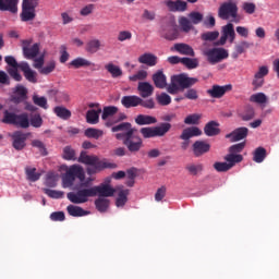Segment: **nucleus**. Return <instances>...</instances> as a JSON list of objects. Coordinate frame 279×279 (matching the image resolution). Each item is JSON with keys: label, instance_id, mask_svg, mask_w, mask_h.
Listing matches in <instances>:
<instances>
[{"label": "nucleus", "instance_id": "nucleus-47", "mask_svg": "<svg viewBox=\"0 0 279 279\" xmlns=\"http://www.w3.org/2000/svg\"><path fill=\"white\" fill-rule=\"evenodd\" d=\"M156 101L159 106H169L171 104V96L167 93L157 94Z\"/></svg>", "mask_w": 279, "mask_h": 279}, {"label": "nucleus", "instance_id": "nucleus-39", "mask_svg": "<svg viewBox=\"0 0 279 279\" xmlns=\"http://www.w3.org/2000/svg\"><path fill=\"white\" fill-rule=\"evenodd\" d=\"M95 206L99 213H106L110 207V201L104 197H99L95 201Z\"/></svg>", "mask_w": 279, "mask_h": 279}, {"label": "nucleus", "instance_id": "nucleus-42", "mask_svg": "<svg viewBox=\"0 0 279 279\" xmlns=\"http://www.w3.org/2000/svg\"><path fill=\"white\" fill-rule=\"evenodd\" d=\"M93 63L85 58L78 57L70 62V66L82 69V66H90Z\"/></svg>", "mask_w": 279, "mask_h": 279}, {"label": "nucleus", "instance_id": "nucleus-57", "mask_svg": "<svg viewBox=\"0 0 279 279\" xmlns=\"http://www.w3.org/2000/svg\"><path fill=\"white\" fill-rule=\"evenodd\" d=\"M33 104H35V106H39V108H44V110H47L48 106H47V98H45V96H38L35 95L33 96Z\"/></svg>", "mask_w": 279, "mask_h": 279}, {"label": "nucleus", "instance_id": "nucleus-16", "mask_svg": "<svg viewBox=\"0 0 279 279\" xmlns=\"http://www.w3.org/2000/svg\"><path fill=\"white\" fill-rule=\"evenodd\" d=\"M192 151L195 158H201L204 154H208L210 151V144L206 143L205 141H196L192 145Z\"/></svg>", "mask_w": 279, "mask_h": 279}, {"label": "nucleus", "instance_id": "nucleus-60", "mask_svg": "<svg viewBox=\"0 0 279 279\" xmlns=\"http://www.w3.org/2000/svg\"><path fill=\"white\" fill-rule=\"evenodd\" d=\"M179 24L182 32L189 33L190 29H193V24H191V22L185 16L179 20Z\"/></svg>", "mask_w": 279, "mask_h": 279}, {"label": "nucleus", "instance_id": "nucleus-36", "mask_svg": "<svg viewBox=\"0 0 279 279\" xmlns=\"http://www.w3.org/2000/svg\"><path fill=\"white\" fill-rule=\"evenodd\" d=\"M53 112L63 121H69V118L71 117V110L66 109L65 107H54Z\"/></svg>", "mask_w": 279, "mask_h": 279}, {"label": "nucleus", "instance_id": "nucleus-44", "mask_svg": "<svg viewBox=\"0 0 279 279\" xmlns=\"http://www.w3.org/2000/svg\"><path fill=\"white\" fill-rule=\"evenodd\" d=\"M183 95L184 99H189L190 101H197V99H199V93L197 92V89L192 87L185 88Z\"/></svg>", "mask_w": 279, "mask_h": 279}, {"label": "nucleus", "instance_id": "nucleus-61", "mask_svg": "<svg viewBox=\"0 0 279 279\" xmlns=\"http://www.w3.org/2000/svg\"><path fill=\"white\" fill-rule=\"evenodd\" d=\"M243 149H245V142L230 146L229 154H234V155L241 154V151H243Z\"/></svg>", "mask_w": 279, "mask_h": 279}, {"label": "nucleus", "instance_id": "nucleus-1", "mask_svg": "<svg viewBox=\"0 0 279 279\" xmlns=\"http://www.w3.org/2000/svg\"><path fill=\"white\" fill-rule=\"evenodd\" d=\"M111 132H122L117 133L116 138L118 141H123V145H125L131 154H138V151L143 149V138L135 134L136 129L132 128V123L122 122L112 126Z\"/></svg>", "mask_w": 279, "mask_h": 279}, {"label": "nucleus", "instance_id": "nucleus-23", "mask_svg": "<svg viewBox=\"0 0 279 279\" xmlns=\"http://www.w3.org/2000/svg\"><path fill=\"white\" fill-rule=\"evenodd\" d=\"M137 60L140 64H146V66H156L158 64V57L151 52H145Z\"/></svg>", "mask_w": 279, "mask_h": 279}, {"label": "nucleus", "instance_id": "nucleus-6", "mask_svg": "<svg viewBox=\"0 0 279 279\" xmlns=\"http://www.w3.org/2000/svg\"><path fill=\"white\" fill-rule=\"evenodd\" d=\"M121 104L124 108H136L138 106L146 108V110H154V108H156V101H154V98L143 99L136 95L123 96Z\"/></svg>", "mask_w": 279, "mask_h": 279}, {"label": "nucleus", "instance_id": "nucleus-37", "mask_svg": "<svg viewBox=\"0 0 279 279\" xmlns=\"http://www.w3.org/2000/svg\"><path fill=\"white\" fill-rule=\"evenodd\" d=\"M86 138H95L96 141H99L101 136H104V131L95 128H88L84 132Z\"/></svg>", "mask_w": 279, "mask_h": 279}, {"label": "nucleus", "instance_id": "nucleus-32", "mask_svg": "<svg viewBox=\"0 0 279 279\" xmlns=\"http://www.w3.org/2000/svg\"><path fill=\"white\" fill-rule=\"evenodd\" d=\"M222 34L229 38V43H234V39L236 38L234 24L228 23L227 25L222 26Z\"/></svg>", "mask_w": 279, "mask_h": 279}, {"label": "nucleus", "instance_id": "nucleus-63", "mask_svg": "<svg viewBox=\"0 0 279 279\" xmlns=\"http://www.w3.org/2000/svg\"><path fill=\"white\" fill-rule=\"evenodd\" d=\"M31 125L33 128H41L43 126V118L40 114H35L31 118Z\"/></svg>", "mask_w": 279, "mask_h": 279}, {"label": "nucleus", "instance_id": "nucleus-5", "mask_svg": "<svg viewBox=\"0 0 279 279\" xmlns=\"http://www.w3.org/2000/svg\"><path fill=\"white\" fill-rule=\"evenodd\" d=\"M75 179L80 180V182L86 180V172H84V168L80 165H72L65 171L62 175V187L71 189L75 184Z\"/></svg>", "mask_w": 279, "mask_h": 279}, {"label": "nucleus", "instance_id": "nucleus-59", "mask_svg": "<svg viewBox=\"0 0 279 279\" xmlns=\"http://www.w3.org/2000/svg\"><path fill=\"white\" fill-rule=\"evenodd\" d=\"M230 167L231 166L228 165V162L216 161L214 163V169L218 171V173H226V171H230Z\"/></svg>", "mask_w": 279, "mask_h": 279}, {"label": "nucleus", "instance_id": "nucleus-50", "mask_svg": "<svg viewBox=\"0 0 279 279\" xmlns=\"http://www.w3.org/2000/svg\"><path fill=\"white\" fill-rule=\"evenodd\" d=\"M45 184L49 189H56V186H58V175H56L53 172H49L46 177Z\"/></svg>", "mask_w": 279, "mask_h": 279}, {"label": "nucleus", "instance_id": "nucleus-41", "mask_svg": "<svg viewBox=\"0 0 279 279\" xmlns=\"http://www.w3.org/2000/svg\"><path fill=\"white\" fill-rule=\"evenodd\" d=\"M100 47L101 41H99V39H93L86 44L85 51H87V53H97V50L100 49Z\"/></svg>", "mask_w": 279, "mask_h": 279}, {"label": "nucleus", "instance_id": "nucleus-34", "mask_svg": "<svg viewBox=\"0 0 279 279\" xmlns=\"http://www.w3.org/2000/svg\"><path fill=\"white\" fill-rule=\"evenodd\" d=\"M225 160L227 165H230V169L238 165V162H243V155H234L232 153H229L226 157Z\"/></svg>", "mask_w": 279, "mask_h": 279}, {"label": "nucleus", "instance_id": "nucleus-31", "mask_svg": "<svg viewBox=\"0 0 279 279\" xmlns=\"http://www.w3.org/2000/svg\"><path fill=\"white\" fill-rule=\"evenodd\" d=\"M239 117L242 121H252V119L256 117V111L254 110V107L248 105L244 107V110L241 113H239Z\"/></svg>", "mask_w": 279, "mask_h": 279}, {"label": "nucleus", "instance_id": "nucleus-48", "mask_svg": "<svg viewBox=\"0 0 279 279\" xmlns=\"http://www.w3.org/2000/svg\"><path fill=\"white\" fill-rule=\"evenodd\" d=\"M181 63L186 66V69H197L199 66V60L191 58H181Z\"/></svg>", "mask_w": 279, "mask_h": 279}, {"label": "nucleus", "instance_id": "nucleus-45", "mask_svg": "<svg viewBox=\"0 0 279 279\" xmlns=\"http://www.w3.org/2000/svg\"><path fill=\"white\" fill-rule=\"evenodd\" d=\"M185 169L190 173V175H197V173H202L204 171V165L190 163L185 167Z\"/></svg>", "mask_w": 279, "mask_h": 279}, {"label": "nucleus", "instance_id": "nucleus-25", "mask_svg": "<svg viewBox=\"0 0 279 279\" xmlns=\"http://www.w3.org/2000/svg\"><path fill=\"white\" fill-rule=\"evenodd\" d=\"M116 191H118L116 206H118V208H122V206L128 204V195H130V190H123V186H119L116 189Z\"/></svg>", "mask_w": 279, "mask_h": 279}, {"label": "nucleus", "instance_id": "nucleus-64", "mask_svg": "<svg viewBox=\"0 0 279 279\" xmlns=\"http://www.w3.org/2000/svg\"><path fill=\"white\" fill-rule=\"evenodd\" d=\"M51 221H64L66 219V216L64 215V211H54L50 215Z\"/></svg>", "mask_w": 279, "mask_h": 279}, {"label": "nucleus", "instance_id": "nucleus-18", "mask_svg": "<svg viewBox=\"0 0 279 279\" xmlns=\"http://www.w3.org/2000/svg\"><path fill=\"white\" fill-rule=\"evenodd\" d=\"M0 12L19 13V0H0Z\"/></svg>", "mask_w": 279, "mask_h": 279}, {"label": "nucleus", "instance_id": "nucleus-11", "mask_svg": "<svg viewBox=\"0 0 279 279\" xmlns=\"http://www.w3.org/2000/svg\"><path fill=\"white\" fill-rule=\"evenodd\" d=\"M238 14L239 7H236V3L232 1L222 3L218 9V16L222 21H228V19H236Z\"/></svg>", "mask_w": 279, "mask_h": 279}, {"label": "nucleus", "instance_id": "nucleus-24", "mask_svg": "<svg viewBox=\"0 0 279 279\" xmlns=\"http://www.w3.org/2000/svg\"><path fill=\"white\" fill-rule=\"evenodd\" d=\"M153 82L156 88H167V75H165L162 70H158L155 74H153Z\"/></svg>", "mask_w": 279, "mask_h": 279}, {"label": "nucleus", "instance_id": "nucleus-29", "mask_svg": "<svg viewBox=\"0 0 279 279\" xmlns=\"http://www.w3.org/2000/svg\"><path fill=\"white\" fill-rule=\"evenodd\" d=\"M14 125L16 128H22L23 130H27V128H29V114L27 113L17 114L15 118Z\"/></svg>", "mask_w": 279, "mask_h": 279}, {"label": "nucleus", "instance_id": "nucleus-33", "mask_svg": "<svg viewBox=\"0 0 279 279\" xmlns=\"http://www.w3.org/2000/svg\"><path fill=\"white\" fill-rule=\"evenodd\" d=\"M106 71L110 73L111 77L117 78L123 75V70L119 65H114L113 63H108L105 65Z\"/></svg>", "mask_w": 279, "mask_h": 279}, {"label": "nucleus", "instance_id": "nucleus-3", "mask_svg": "<svg viewBox=\"0 0 279 279\" xmlns=\"http://www.w3.org/2000/svg\"><path fill=\"white\" fill-rule=\"evenodd\" d=\"M78 161L82 165H87L86 168L87 175H95V173H99L104 171V169H117V163H112L108 161V159H100L95 155H88L86 151H81L78 157Z\"/></svg>", "mask_w": 279, "mask_h": 279}, {"label": "nucleus", "instance_id": "nucleus-21", "mask_svg": "<svg viewBox=\"0 0 279 279\" xmlns=\"http://www.w3.org/2000/svg\"><path fill=\"white\" fill-rule=\"evenodd\" d=\"M204 134L206 136H219L221 129H219V122L211 120L204 126Z\"/></svg>", "mask_w": 279, "mask_h": 279}, {"label": "nucleus", "instance_id": "nucleus-51", "mask_svg": "<svg viewBox=\"0 0 279 279\" xmlns=\"http://www.w3.org/2000/svg\"><path fill=\"white\" fill-rule=\"evenodd\" d=\"M63 160H77V157L75 156V149H73L71 146H65L63 148Z\"/></svg>", "mask_w": 279, "mask_h": 279}, {"label": "nucleus", "instance_id": "nucleus-15", "mask_svg": "<svg viewBox=\"0 0 279 279\" xmlns=\"http://www.w3.org/2000/svg\"><path fill=\"white\" fill-rule=\"evenodd\" d=\"M20 70L24 73L25 80L29 82L31 84H37L38 83V74L36 71L32 70L29 66V63L23 61L20 63Z\"/></svg>", "mask_w": 279, "mask_h": 279}, {"label": "nucleus", "instance_id": "nucleus-62", "mask_svg": "<svg viewBox=\"0 0 279 279\" xmlns=\"http://www.w3.org/2000/svg\"><path fill=\"white\" fill-rule=\"evenodd\" d=\"M242 10H244L246 14H254V12H256V4H254V2H244Z\"/></svg>", "mask_w": 279, "mask_h": 279}, {"label": "nucleus", "instance_id": "nucleus-17", "mask_svg": "<svg viewBox=\"0 0 279 279\" xmlns=\"http://www.w3.org/2000/svg\"><path fill=\"white\" fill-rule=\"evenodd\" d=\"M250 130L245 126H241L235 129L233 132L227 134L225 137L230 138L231 143H239V141H243V138H247Z\"/></svg>", "mask_w": 279, "mask_h": 279}, {"label": "nucleus", "instance_id": "nucleus-30", "mask_svg": "<svg viewBox=\"0 0 279 279\" xmlns=\"http://www.w3.org/2000/svg\"><path fill=\"white\" fill-rule=\"evenodd\" d=\"M253 44L248 43V41H241L240 44H238L235 46V51L232 52L231 57L233 58V60H236L239 58V56H241V53H245V51H247V49H250V47H252Z\"/></svg>", "mask_w": 279, "mask_h": 279}, {"label": "nucleus", "instance_id": "nucleus-20", "mask_svg": "<svg viewBox=\"0 0 279 279\" xmlns=\"http://www.w3.org/2000/svg\"><path fill=\"white\" fill-rule=\"evenodd\" d=\"M195 136H202V129L197 126H189L184 129L180 135L181 141H191Z\"/></svg>", "mask_w": 279, "mask_h": 279}, {"label": "nucleus", "instance_id": "nucleus-46", "mask_svg": "<svg viewBox=\"0 0 279 279\" xmlns=\"http://www.w3.org/2000/svg\"><path fill=\"white\" fill-rule=\"evenodd\" d=\"M117 112H119V108L116 106L105 107L101 116L102 121H106V119H108L109 117H114Z\"/></svg>", "mask_w": 279, "mask_h": 279}, {"label": "nucleus", "instance_id": "nucleus-26", "mask_svg": "<svg viewBox=\"0 0 279 279\" xmlns=\"http://www.w3.org/2000/svg\"><path fill=\"white\" fill-rule=\"evenodd\" d=\"M136 125H154L158 123V119L154 116L138 114L135 118Z\"/></svg>", "mask_w": 279, "mask_h": 279}, {"label": "nucleus", "instance_id": "nucleus-14", "mask_svg": "<svg viewBox=\"0 0 279 279\" xmlns=\"http://www.w3.org/2000/svg\"><path fill=\"white\" fill-rule=\"evenodd\" d=\"M230 90H232V85H213L211 88L207 89V95L213 99H221Z\"/></svg>", "mask_w": 279, "mask_h": 279}, {"label": "nucleus", "instance_id": "nucleus-28", "mask_svg": "<svg viewBox=\"0 0 279 279\" xmlns=\"http://www.w3.org/2000/svg\"><path fill=\"white\" fill-rule=\"evenodd\" d=\"M66 210L70 217H86V215L89 214V211H86L84 208L75 205H69Z\"/></svg>", "mask_w": 279, "mask_h": 279}, {"label": "nucleus", "instance_id": "nucleus-52", "mask_svg": "<svg viewBox=\"0 0 279 279\" xmlns=\"http://www.w3.org/2000/svg\"><path fill=\"white\" fill-rule=\"evenodd\" d=\"M147 75H148L147 71L140 70L136 72V74L129 76V80L130 82H143L147 80Z\"/></svg>", "mask_w": 279, "mask_h": 279}, {"label": "nucleus", "instance_id": "nucleus-27", "mask_svg": "<svg viewBox=\"0 0 279 279\" xmlns=\"http://www.w3.org/2000/svg\"><path fill=\"white\" fill-rule=\"evenodd\" d=\"M174 49L178 51V53H181V56H190L191 58H195V50H193V47L187 44H175Z\"/></svg>", "mask_w": 279, "mask_h": 279}, {"label": "nucleus", "instance_id": "nucleus-58", "mask_svg": "<svg viewBox=\"0 0 279 279\" xmlns=\"http://www.w3.org/2000/svg\"><path fill=\"white\" fill-rule=\"evenodd\" d=\"M189 19L193 25H199V23L204 21V14L194 11L189 14Z\"/></svg>", "mask_w": 279, "mask_h": 279}, {"label": "nucleus", "instance_id": "nucleus-55", "mask_svg": "<svg viewBox=\"0 0 279 279\" xmlns=\"http://www.w3.org/2000/svg\"><path fill=\"white\" fill-rule=\"evenodd\" d=\"M250 101L253 104H267V96L264 93L253 94L250 97Z\"/></svg>", "mask_w": 279, "mask_h": 279}, {"label": "nucleus", "instance_id": "nucleus-54", "mask_svg": "<svg viewBox=\"0 0 279 279\" xmlns=\"http://www.w3.org/2000/svg\"><path fill=\"white\" fill-rule=\"evenodd\" d=\"M201 119H202V116H199L197 113H193V114L187 116L184 119V123H185V125H198Z\"/></svg>", "mask_w": 279, "mask_h": 279}, {"label": "nucleus", "instance_id": "nucleus-8", "mask_svg": "<svg viewBox=\"0 0 279 279\" xmlns=\"http://www.w3.org/2000/svg\"><path fill=\"white\" fill-rule=\"evenodd\" d=\"M171 130V123L163 122L159 126H145L140 130L143 138H156L165 136Z\"/></svg>", "mask_w": 279, "mask_h": 279}, {"label": "nucleus", "instance_id": "nucleus-7", "mask_svg": "<svg viewBox=\"0 0 279 279\" xmlns=\"http://www.w3.org/2000/svg\"><path fill=\"white\" fill-rule=\"evenodd\" d=\"M40 0H22V11L20 19L22 23H29L36 19V8H38Z\"/></svg>", "mask_w": 279, "mask_h": 279}, {"label": "nucleus", "instance_id": "nucleus-40", "mask_svg": "<svg viewBox=\"0 0 279 279\" xmlns=\"http://www.w3.org/2000/svg\"><path fill=\"white\" fill-rule=\"evenodd\" d=\"M265 158H267V149H265L264 147H257L254 151L253 155V160L254 162H263L265 160Z\"/></svg>", "mask_w": 279, "mask_h": 279}, {"label": "nucleus", "instance_id": "nucleus-9", "mask_svg": "<svg viewBox=\"0 0 279 279\" xmlns=\"http://www.w3.org/2000/svg\"><path fill=\"white\" fill-rule=\"evenodd\" d=\"M160 36L166 40H178L180 32L178 31V24H175V20L166 19L162 21Z\"/></svg>", "mask_w": 279, "mask_h": 279}, {"label": "nucleus", "instance_id": "nucleus-56", "mask_svg": "<svg viewBox=\"0 0 279 279\" xmlns=\"http://www.w3.org/2000/svg\"><path fill=\"white\" fill-rule=\"evenodd\" d=\"M202 40L205 41H210L217 40L219 38V32L218 31H213V32H206L201 35Z\"/></svg>", "mask_w": 279, "mask_h": 279}, {"label": "nucleus", "instance_id": "nucleus-2", "mask_svg": "<svg viewBox=\"0 0 279 279\" xmlns=\"http://www.w3.org/2000/svg\"><path fill=\"white\" fill-rule=\"evenodd\" d=\"M117 193V189L111 187L109 184L95 185L89 189H81L76 192H69L66 197L72 204H86L88 197H112Z\"/></svg>", "mask_w": 279, "mask_h": 279}, {"label": "nucleus", "instance_id": "nucleus-4", "mask_svg": "<svg viewBox=\"0 0 279 279\" xmlns=\"http://www.w3.org/2000/svg\"><path fill=\"white\" fill-rule=\"evenodd\" d=\"M197 82H199L197 77H191L189 74L173 75L171 76L170 84L166 86L167 93H169V95H178L186 90V88H193Z\"/></svg>", "mask_w": 279, "mask_h": 279}, {"label": "nucleus", "instance_id": "nucleus-19", "mask_svg": "<svg viewBox=\"0 0 279 279\" xmlns=\"http://www.w3.org/2000/svg\"><path fill=\"white\" fill-rule=\"evenodd\" d=\"M137 92L141 99H147L154 95V85H151L149 82H140L137 85Z\"/></svg>", "mask_w": 279, "mask_h": 279}, {"label": "nucleus", "instance_id": "nucleus-10", "mask_svg": "<svg viewBox=\"0 0 279 279\" xmlns=\"http://www.w3.org/2000/svg\"><path fill=\"white\" fill-rule=\"evenodd\" d=\"M209 64H219L222 60L228 59L229 53L225 48H210L204 51Z\"/></svg>", "mask_w": 279, "mask_h": 279}, {"label": "nucleus", "instance_id": "nucleus-53", "mask_svg": "<svg viewBox=\"0 0 279 279\" xmlns=\"http://www.w3.org/2000/svg\"><path fill=\"white\" fill-rule=\"evenodd\" d=\"M44 193L48 195V197H51L52 199H62L64 197L63 191L44 189Z\"/></svg>", "mask_w": 279, "mask_h": 279}, {"label": "nucleus", "instance_id": "nucleus-49", "mask_svg": "<svg viewBox=\"0 0 279 279\" xmlns=\"http://www.w3.org/2000/svg\"><path fill=\"white\" fill-rule=\"evenodd\" d=\"M32 147H36V149L39 150V154L41 156H47V154H49L47 151V146L45 145V143H43V141L40 140H33L31 143Z\"/></svg>", "mask_w": 279, "mask_h": 279}, {"label": "nucleus", "instance_id": "nucleus-12", "mask_svg": "<svg viewBox=\"0 0 279 279\" xmlns=\"http://www.w3.org/2000/svg\"><path fill=\"white\" fill-rule=\"evenodd\" d=\"M29 136V133H23V131H15L12 135V146L16 149V151H23L26 147V142Z\"/></svg>", "mask_w": 279, "mask_h": 279}, {"label": "nucleus", "instance_id": "nucleus-38", "mask_svg": "<svg viewBox=\"0 0 279 279\" xmlns=\"http://www.w3.org/2000/svg\"><path fill=\"white\" fill-rule=\"evenodd\" d=\"M25 174L29 182H38L40 180V172H36V168L26 167Z\"/></svg>", "mask_w": 279, "mask_h": 279}, {"label": "nucleus", "instance_id": "nucleus-35", "mask_svg": "<svg viewBox=\"0 0 279 279\" xmlns=\"http://www.w3.org/2000/svg\"><path fill=\"white\" fill-rule=\"evenodd\" d=\"M99 112H101V109L96 111L95 109L88 110L86 113V121L90 125H95L99 123Z\"/></svg>", "mask_w": 279, "mask_h": 279}, {"label": "nucleus", "instance_id": "nucleus-22", "mask_svg": "<svg viewBox=\"0 0 279 279\" xmlns=\"http://www.w3.org/2000/svg\"><path fill=\"white\" fill-rule=\"evenodd\" d=\"M170 12H186L187 3L184 0H168L166 2Z\"/></svg>", "mask_w": 279, "mask_h": 279}, {"label": "nucleus", "instance_id": "nucleus-43", "mask_svg": "<svg viewBox=\"0 0 279 279\" xmlns=\"http://www.w3.org/2000/svg\"><path fill=\"white\" fill-rule=\"evenodd\" d=\"M16 113L10 112L9 110H4L2 123H5L7 125H14L16 123Z\"/></svg>", "mask_w": 279, "mask_h": 279}, {"label": "nucleus", "instance_id": "nucleus-13", "mask_svg": "<svg viewBox=\"0 0 279 279\" xmlns=\"http://www.w3.org/2000/svg\"><path fill=\"white\" fill-rule=\"evenodd\" d=\"M32 41L29 40H23L22 41V50H23V56L26 58V60H34L38 53H40V45L39 44H34L32 47Z\"/></svg>", "mask_w": 279, "mask_h": 279}]
</instances>
